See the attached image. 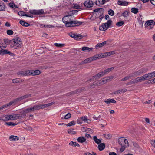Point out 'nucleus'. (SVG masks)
<instances>
[{
    "instance_id": "nucleus-38",
    "label": "nucleus",
    "mask_w": 155,
    "mask_h": 155,
    "mask_svg": "<svg viewBox=\"0 0 155 155\" xmlns=\"http://www.w3.org/2000/svg\"><path fill=\"white\" fill-rule=\"evenodd\" d=\"M31 97V94H27L25 95L22 96L21 97L22 100H23L28 97Z\"/></svg>"
},
{
    "instance_id": "nucleus-8",
    "label": "nucleus",
    "mask_w": 155,
    "mask_h": 155,
    "mask_svg": "<svg viewBox=\"0 0 155 155\" xmlns=\"http://www.w3.org/2000/svg\"><path fill=\"white\" fill-rule=\"evenodd\" d=\"M101 85V83L99 81L97 82L96 81L94 82L93 83L88 85L87 86V87H88V88H94Z\"/></svg>"
},
{
    "instance_id": "nucleus-53",
    "label": "nucleus",
    "mask_w": 155,
    "mask_h": 155,
    "mask_svg": "<svg viewBox=\"0 0 155 155\" xmlns=\"http://www.w3.org/2000/svg\"><path fill=\"white\" fill-rule=\"evenodd\" d=\"M122 16L125 17H127L128 16V12L127 11L124 12L122 13Z\"/></svg>"
},
{
    "instance_id": "nucleus-19",
    "label": "nucleus",
    "mask_w": 155,
    "mask_h": 155,
    "mask_svg": "<svg viewBox=\"0 0 155 155\" xmlns=\"http://www.w3.org/2000/svg\"><path fill=\"white\" fill-rule=\"evenodd\" d=\"M22 99L20 97L14 99L13 101H11L12 104H14V105L17 104V103L22 100Z\"/></svg>"
},
{
    "instance_id": "nucleus-50",
    "label": "nucleus",
    "mask_w": 155,
    "mask_h": 155,
    "mask_svg": "<svg viewBox=\"0 0 155 155\" xmlns=\"http://www.w3.org/2000/svg\"><path fill=\"white\" fill-rule=\"evenodd\" d=\"M135 81L134 80L132 79L130 80V81L126 83V85L127 86L129 85H131L135 84Z\"/></svg>"
},
{
    "instance_id": "nucleus-12",
    "label": "nucleus",
    "mask_w": 155,
    "mask_h": 155,
    "mask_svg": "<svg viewBox=\"0 0 155 155\" xmlns=\"http://www.w3.org/2000/svg\"><path fill=\"white\" fill-rule=\"evenodd\" d=\"M117 4L120 6H127L130 2L125 0H118L117 2Z\"/></svg>"
},
{
    "instance_id": "nucleus-2",
    "label": "nucleus",
    "mask_w": 155,
    "mask_h": 155,
    "mask_svg": "<svg viewBox=\"0 0 155 155\" xmlns=\"http://www.w3.org/2000/svg\"><path fill=\"white\" fill-rule=\"evenodd\" d=\"M4 39V42L5 44L8 43H9L11 41H13L14 42V45L15 46V48L16 49H18L21 48L22 45V41L21 39H12L10 40L9 39Z\"/></svg>"
},
{
    "instance_id": "nucleus-55",
    "label": "nucleus",
    "mask_w": 155,
    "mask_h": 155,
    "mask_svg": "<svg viewBox=\"0 0 155 155\" xmlns=\"http://www.w3.org/2000/svg\"><path fill=\"white\" fill-rule=\"evenodd\" d=\"M78 93L77 89L76 90L72 91L70 93H68V95H70V94H76Z\"/></svg>"
},
{
    "instance_id": "nucleus-27",
    "label": "nucleus",
    "mask_w": 155,
    "mask_h": 155,
    "mask_svg": "<svg viewBox=\"0 0 155 155\" xmlns=\"http://www.w3.org/2000/svg\"><path fill=\"white\" fill-rule=\"evenodd\" d=\"M9 140L11 141H15L19 140V137L17 136L11 135L10 136Z\"/></svg>"
},
{
    "instance_id": "nucleus-51",
    "label": "nucleus",
    "mask_w": 155,
    "mask_h": 155,
    "mask_svg": "<svg viewBox=\"0 0 155 155\" xmlns=\"http://www.w3.org/2000/svg\"><path fill=\"white\" fill-rule=\"evenodd\" d=\"M108 12L110 15L111 16H113L114 15V12L111 9H109L108 11Z\"/></svg>"
},
{
    "instance_id": "nucleus-44",
    "label": "nucleus",
    "mask_w": 155,
    "mask_h": 155,
    "mask_svg": "<svg viewBox=\"0 0 155 155\" xmlns=\"http://www.w3.org/2000/svg\"><path fill=\"white\" fill-rule=\"evenodd\" d=\"M80 119L82 121H84L85 122H86L88 120L90 121H91V120L89 119H87V117L86 116H85L84 117H80Z\"/></svg>"
},
{
    "instance_id": "nucleus-17",
    "label": "nucleus",
    "mask_w": 155,
    "mask_h": 155,
    "mask_svg": "<svg viewBox=\"0 0 155 155\" xmlns=\"http://www.w3.org/2000/svg\"><path fill=\"white\" fill-rule=\"evenodd\" d=\"M55 103V102H51L47 104H40V106L41 109H43L48 107L49 106L52 105Z\"/></svg>"
},
{
    "instance_id": "nucleus-48",
    "label": "nucleus",
    "mask_w": 155,
    "mask_h": 155,
    "mask_svg": "<svg viewBox=\"0 0 155 155\" xmlns=\"http://www.w3.org/2000/svg\"><path fill=\"white\" fill-rule=\"evenodd\" d=\"M141 74L146 73L148 70L147 68H143L140 69Z\"/></svg>"
},
{
    "instance_id": "nucleus-7",
    "label": "nucleus",
    "mask_w": 155,
    "mask_h": 155,
    "mask_svg": "<svg viewBox=\"0 0 155 155\" xmlns=\"http://www.w3.org/2000/svg\"><path fill=\"white\" fill-rule=\"evenodd\" d=\"M102 76L101 75L100 73L99 72L97 74L94 75L92 76L90 79L87 80L86 81V82H89L90 81H96L99 79L101 77H102Z\"/></svg>"
},
{
    "instance_id": "nucleus-56",
    "label": "nucleus",
    "mask_w": 155,
    "mask_h": 155,
    "mask_svg": "<svg viewBox=\"0 0 155 155\" xmlns=\"http://www.w3.org/2000/svg\"><path fill=\"white\" fill-rule=\"evenodd\" d=\"M8 116L9 117V120H15V117L14 115H8Z\"/></svg>"
},
{
    "instance_id": "nucleus-28",
    "label": "nucleus",
    "mask_w": 155,
    "mask_h": 155,
    "mask_svg": "<svg viewBox=\"0 0 155 155\" xmlns=\"http://www.w3.org/2000/svg\"><path fill=\"white\" fill-rule=\"evenodd\" d=\"M5 6L4 3L2 1H0V11H3L5 10Z\"/></svg>"
},
{
    "instance_id": "nucleus-39",
    "label": "nucleus",
    "mask_w": 155,
    "mask_h": 155,
    "mask_svg": "<svg viewBox=\"0 0 155 155\" xmlns=\"http://www.w3.org/2000/svg\"><path fill=\"white\" fill-rule=\"evenodd\" d=\"M5 124L9 126H15L16 125H17L18 124V123H14L13 122H6L5 123Z\"/></svg>"
},
{
    "instance_id": "nucleus-16",
    "label": "nucleus",
    "mask_w": 155,
    "mask_h": 155,
    "mask_svg": "<svg viewBox=\"0 0 155 155\" xmlns=\"http://www.w3.org/2000/svg\"><path fill=\"white\" fill-rule=\"evenodd\" d=\"M84 6L87 8H91L93 6V3L92 1H85L84 3Z\"/></svg>"
},
{
    "instance_id": "nucleus-43",
    "label": "nucleus",
    "mask_w": 155,
    "mask_h": 155,
    "mask_svg": "<svg viewBox=\"0 0 155 155\" xmlns=\"http://www.w3.org/2000/svg\"><path fill=\"white\" fill-rule=\"evenodd\" d=\"M131 11L134 14H137L138 12V10L137 8H132L131 9Z\"/></svg>"
},
{
    "instance_id": "nucleus-3",
    "label": "nucleus",
    "mask_w": 155,
    "mask_h": 155,
    "mask_svg": "<svg viewBox=\"0 0 155 155\" xmlns=\"http://www.w3.org/2000/svg\"><path fill=\"white\" fill-rule=\"evenodd\" d=\"M112 21L109 20L107 22L104 23L100 25L99 27V29L101 31H104L108 29L110 26Z\"/></svg>"
},
{
    "instance_id": "nucleus-60",
    "label": "nucleus",
    "mask_w": 155,
    "mask_h": 155,
    "mask_svg": "<svg viewBox=\"0 0 155 155\" xmlns=\"http://www.w3.org/2000/svg\"><path fill=\"white\" fill-rule=\"evenodd\" d=\"M92 59H93V61L96 60L97 59H99V58L97 54L94 55V56L92 57Z\"/></svg>"
},
{
    "instance_id": "nucleus-32",
    "label": "nucleus",
    "mask_w": 155,
    "mask_h": 155,
    "mask_svg": "<svg viewBox=\"0 0 155 155\" xmlns=\"http://www.w3.org/2000/svg\"><path fill=\"white\" fill-rule=\"evenodd\" d=\"M11 103V102H10L9 103L4 105L3 106H1L0 107V110H2L3 108H6L8 107L9 106L12 105Z\"/></svg>"
},
{
    "instance_id": "nucleus-40",
    "label": "nucleus",
    "mask_w": 155,
    "mask_h": 155,
    "mask_svg": "<svg viewBox=\"0 0 155 155\" xmlns=\"http://www.w3.org/2000/svg\"><path fill=\"white\" fill-rule=\"evenodd\" d=\"M73 8L77 9H81L82 8V5H78V4L74 5L73 6Z\"/></svg>"
},
{
    "instance_id": "nucleus-54",
    "label": "nucleus",
    "mask_w": 155,
    "mask_h": 155,
    "mask_svg": "<svg viewBox=\"0 0 155 155\" xmlns=\"http://www.w3.org/2000/svg\"><path fill=\"white\" fill-rule=\"evenodd\" d=\"M7 33L9 35H12L13 33V31L12 30H8L7 31Z\"/></svg>"
},
{
    "instance_id": "nucleus-20",
    "label": "nucleus",
    "mask_w": 155,
    "mask_h": 155,
    "mask_svg": "<svg viewBox=\"0 0 155 155\" xmlns=\"http://www.w3.org/2000/svg\"><path fill=\"white\" fill-rule=\"evenodd\" d=\"M127 91V89L124 88L121 90H119L117 91H114L113 93H112V94H119L122 93H124Z\"/></svg>"
},
{
    "instance_id": "nucleus-10",
    "label": "nucleus",
    "mask_w": 155,
    "mask_h": 155,
    "mask_svg": "<svg viewBox=\"0 0 155 155\" xmlns=\"http://www.w3.org/2000/svg\"><path fill=\"white\" fill-rule=\"evenodd\" d=\"M113 78V77L112 76L107 77L103 78V80H101L99 81L101 83L102 85L105 84L107 82L110 81Z\"/></svg>"
},
{
    "instance_id": "nucleus-22",
    "label": "nucleus",
    "mask_w": 155,
    "mask_h": 155,
    "mask_svg": "<svg viewBox=\"0 0 155 155\" xmlns=\"http://www.w3.org/2000/svg\"><path fill=\"white\" fill-rule=\"evenodd\" d=\"M104 102L106 103L107 104L109 105L110 103L115 104L116 103V101L114 99H108L105 100L104 101Z\"/></svg>"
},
{
    "instance_id": "nucleus-29",
    "label": "nucleus",
    "mask_w": 155,
    "mask_h": 155,
    "mask_svg": "<svg viewBox=\"0 0 155 155\" xmlns=\"http://www.w3.org/2000/svg\"><path fill=\"white\" fill-rule=\"evenodd\" d=\"M124 137L120 138L118 140V143L121 146H126V145H124Z\"/></svg>"
},
{
    "instance_id": "nucleus-25",
    "label": "nucleus",
    "mask_w": 155,
    "mask_h": 155,
    "mask_svg": "<svg viewBox=\"0 0 155 155\" xmlns=\"http://www.w3.org/2000/svg\"><path fill=\"white\" fill-rule=\"evenodd\" d=\"M9 118L8 115H5V116L0 117V120L5 121L9 120Z\"/></svg>"
},
{
    "instance_id": "nucleus-45",
    "label": "nucleus",
    "mask_w": 155,
    "mask_h": 155,
    "mask_svg": "<svg viewBox=\"0 0 155 155\" xmlns=\"http://www.w3.org/2000/svg\"><path fill=\"white\" fill-rule=\"evenodd\" d=\"M104 135V137L107 139H110L112 137V136L111 134H105Z\"/></svg>"
},
{
    "instance_id": "nucleus-34",
    "label": "nucleus",
    "mask_w": 155,
    "mask_h": 155,
    "mask_svg": "<svg viewBox=\"0 0 155 155\" xmlns=\"http://www.w3.org/2000/svg\"><path fill=\"white\" fill-rule=\"evenodd\" d=\"M8 51L7 50H4L1 49V50L0 51V55H3L5 54H8Z\"/></svg>"
},
{
    "instance_id": "nucleus-18",
    "label": "nucleus",
    "mask_w": 155,
    "mask_h": 155,
    "mask_svg": "<svg viewBox=\"0 0 155 155\" xmlns=\"http://www.w3.org/2000/svg\"><path fill=\"white\" fill-rule=\"evenodd\" d=\"M18 14L19 15L21 16H25L27 17L30 18H33V16L32 15L29 14H25L23 11H19L18 12Z\"/></svg>"
},
{
    "instance_id": "nucleus-62",
    "label": "nucleus",
    "mask_w": 155,
    "mask_h": 155,
    "mask_svg": "<svg viewBox=\"0 0 155 155\" xmlns=\"http://www.w3.org/2000/svg\"><path fill=\"white\" fill-rule=\"evenodd\" d=\"M44 26L46 28H50L53 27L54 26L52 25H45Z\"/></svg>"
},
{
    "instance_id": "nucleus-4",
    "label": "nucleus",
    "mask_w": 155,
    "mask_h": 155,
    "mask_svg": "<svg viewBox=\"0 0 155 155\" xmlns=\"http://www.w3.org/2000/svg\"><path fill=\"white\" fill-rule=\"evenodd\" d=\"M69 35L71 38L74 39L75 38L82 39L83 38H86L87 36V35L86 34L74 33L72 32L69 33Z\"/></svg>"
},
{
    "instance_id": "nucleus-14",
    "label": "nucleus",
    "mask_w": 155,
    "mask_h": 155,
    "mask_svg": "<svg viewBox=\"0 0 155 155\" xmlns=\"http://www.w3.org/2000/svg\"><path fill=\"white\" fill-rule=\"evenodd\" d=\"M30 72L29 73V75H32L35 76L39 75L41 73V72L39 70H36L35 71L32 70H29Z\"/></svg>"
},
{
    "instance_id": "nucleus-1",
    "label": "nucleus",
    "mask_w": 155,
    "mask_h": 155,
    "mask_svg": "<svg viewBox=\"0 0 155 155\" xmlns=\"http://www.w3.org/2000/svg\"><path fill=\"white\" fill-rule=\"evenodd\" d=\"M78 11L72 10L68 12V14L64 16L62 18V21L67 27H74L79 26L82 24V22L77 21L73 20V17L72 15L77 12Z\"/></svg>"
},
{
    "instance_id": "nucleus-42",
    "label": "nucleus",
    "mask_w": 155,
    "mask_h": 155,
    "mask_svg": "<svg viewBox=\"0 0 155 155\" xmlns=\"http://www.w3.org/2000/svg\"><path fill=\"white\" fill-rule=\"evenodd\" d=\"M55 45L58 47L61 48L64 46L65 45V44H60V43H55L54 44Z\"/></svg>"
},
{
    "instance_id": "nucleus-9",
    "label": "nucleus",
    "mask_w": 155,
    "mask_h": 155,
    "mask_svg": "<svg viewBox=\"0 0 155 155\" xmlns=\"http://www.w3.org/2000/svg\"><path fill=\"white\" fill-rule=\"evenodd\" d=\"M30 72V71L29 70H23L18 72L17 74L18 75L20 76H28L29 75Z\"/></svg>"
},
{
    "instance_id": "nucleus-61",
    "label": "nucleus",
    "mask_w": 155,
    "mask_h": 155,
    "mask_svg": "<svg viewBox=\"0 0 155 155\" xmlns=\"http://www.w3.org/2000/svg\"><path fill=\"white\" fill-rule=\"evenodd\" d=\"M122 147L120 148V150L121 152H123L125 149L127 147L126 146H121Z\"/></svg>"
},
{
    "instance_id": "nucleus-47",
    "label": "nucleus",
    "mask_w": 155,
    "mask_h": 155,
    "mask_svg": "<svg viewBox=\"0 0 155 155\" xmlns=\"http://www.w3.org/2000/svg\"><path fill=\"white\" fill-rule=\"evenodd\" d=\"M141 74L140 70L134 72L133 74L134 76L140 75Z\"/></svg>"
},
{
    "instance_id": "nucleus-37",
    "label": "nucleus",
    "mask_w": 155,
    "mask_h": 155,
    "mask_svg": "<svg viewBox=\"0 0 155 155\" xmlns=\"http://www.w3.org/2000/svg\"><path fill=\"white\" fill-rule=\"evenodd\" d=\"M71 114L70 113H68L66 115H65L64 117L61 118L62 119H68L71 118Z\"/></svg>"
},
{
    "instance_id": "nucleus-21",
    "label": "nucleus",
    "mask_w": 155,
    "mask_h": 155,
    "mask_svg": "<svg viewBox=\"0 0 155 155\" xmlns=\"http://www.w3.org/2000/svg\"><path fill=\"white\" fill-rule=\"evenodd\" d=\"M30 113V109L29 107L23 110L22 111L20 112V113H22L23 116L25 117L26 116V114L28 113Z\"/></svg>"
},
{
    "instance_id": "nucleus-57",
    "label": "nucleus",
    "mask_w": 155,
    "mask_h": 155,
    "mask_svg": "<svg viewBox=\"0 0 155 155\" xmlns=\"http://www.w3.org/2000/svg\"><path fill=\"white\" fill-rule=\"evenodd\" d=\"M76 144V142H74L72 141H71L69 143V145L70 146H71L73 147H76L75 146V144Z\"/></svg>"
},
{
    "instance_id": "nucleus-23",
    "label": "nucleus",
    "mask_w": 155,
    "mask_h": 155,
    "mask_svg": "<svg viewBox=\"0 0 155 155\" xmlns=\"http://www.w3.org/2000/svg\"><path fill=\"white\" fill-rule=\"evenodd\" d=\"M105 147V144L104 143H102L98 146V148L100 151H102Z\"/></svg>"
},
{
    "instance_id": "nucleus-58",
    "label": "nucleus",
    "mask_w": 155,
    "mask_h": 155,
    "mask_svg": "<svg viewBox=\"0 0 155 155\" xmlns=\"http://www.w3.org/2000/svg\"><path fill=\"white\" fill-rule=\"evenodd\" d=\"M124 145H126V147H128L129 145H128V141L126 139H125L124 138Z\"/></svg>"
},
{
    "instance_id": "nucleus-24",
    "label": "nucleus",
    "mask_w": 155,
    "mask_h": 155,
    "mask_svg": "<svg viewBox=\"0 0 155 155\" xmlns=\"http://www.w3.org/2000/svg\"><path fill=\"white\" fill-rule=\"evenodd\" d=\"M77 140L78 142L82 143L86 141V139L83 136H81L78 138Z\"/></svg>"
},
{
    "instance_id": "nucleus-41",
    "label": "nucleus",
    "mask_w": 155,
    "mask_h": 155,
    "mask_svg": "<svg viewBox=\"0 0 155 155\" xmlns=\"http://www.w3.org/2000/svg\"><path fill=\"white\" fill-rule=\"evenodd\" d=\"M75 124V122L74 120H72L71 122H69L68 124H65V125L68 127H70L73 125H74Z\"/></svg>"
},
{
    "instance_id": "nucleus-36",
    "label": "nucleus",
    "mask_w": 155,
    "mask_h": 155,
    "mask_svg": "<svg viewBox=\"0 0 155 155\" xmlns=\"http://www.w3.org/2000/svg\"><path fill=\"white\" fill-rule=\"evenodd\" d=\"M8 5L9 6L12 8H16L18 7V6L16 5L14 3L10 2Z\"/></svg>"
},
{
    "instance_id": "nucleus-11",
    "label": "nucleus",
    "mask_w": 155,
    "mask_h": 155,
    "mask_svg": "<svg viewBox=\"0 0 155 155\" xmlns=\"http://www.w3.org/2000/svg\"><path fill=\"white\" fill-rule=\"evenodd\" d=\"M145 77L146 78L147 80L150 79L155 77V71L151 73L146 74H145Z\"/></svg>"
},
{
    "instance_id": "nucleus-63",
    "label": "nucleus",
    "mask_w": 155,
    "mask_h": 155,
    "mask_svg": "<svg viewBox=\"0 0 155 155\" xmlns=\"http://www.w3.org/2000/svg\"><path fill=\"white\" fill-rule=\"evenodd\" d=\"M100 73L102 77L105 75L107 73L105 70L101 72H100Z\"/></svg>"
},
{
    "instance_id": "nucleus-6",
    "label": "nucleus",
    "mask_w": 155,
    "mask_h": 155,
    "mask_svg": "<svg viewBox=\"0 0 155 155\" xmlns=\"http://www.w3.org/2000/svg\"><path fill=\"white\" fill-rule=\"evenodd\" d=\"M155 24V22L153 20H149L146 21L144 25L147 29H150L153 27Z\"/></svg>"
},
{
    "instance_id": "nucleus-31",
    "label": "nucleus",
    "mask_w": 155,
    "mask_h": 155,
    "mask_svg": "<svg viewBox=\"0 0 155 155\" xmlns=\"http://www.w3.org/2000/svg\"><path fill=\"white\" fill-rule=\"evenodd\" d=\"M93 140L98 145L101 143V140L99 139H97V137L96 136L93 137Z\"/></svg>"
},
{
    "instance_id": "nucleus-15",
    "label": "nucleus",
    "mask_w": 155,
    "mask_h": 155,
    "mask_svg": "<svg viewBox=\"0 0 155 155\" xmlns=\"http://www.w3.org/2000/svg\"><path fill=\"white\" fill-rule=\"evenodd\" d=\"M29 108L30 113L34 111L41 109L39 104L34 105L32 107H30Z\"/></svg>"
},
{
    "instance_id": "nucleus-26",
    "label": "nucleus",
    "mask_w": 155,
    "mask_h": 155,
    "mask_svg": "<svg viewBox=\"0 0 155 155\" xmlns=\"http://www.w3.org/2000/svg\"><path fill=\"white\" fill-rule=\"evenodd\" d=\"M107 41H104L102 43L97 44L95 46V48L97 49L104 46L106 44Z\"/></svg>"
},
{
    "instance_id": "nucleus-5",
    "label": "nucleus",
    "mask_w": 155,
    "mask_h": 155,
    "mask_svg": "<svg viewBox=\"0 0 155 155\" xmlns=\"http://www.w3.org/2000/svg\"><path fill=\"white\" fill-rule=\"evenodd\" d=\"M29 12L31 15H39L44 14H45L44 10L43 9L39 10H30L29 11Z\"/></svg>"
},
{
    "instance_id": "nucleus-35",
    "label": "nucleus",
    "mask_w": 155,
    "mask_h": 155,
    "mask_svg": "<svg viewBox=\"0 0 155 155\" xmlns=\"http://www.w3.org/2000/svg\"><path fill=\"white\" fill-rule=\"evenodd\" d=\"M22 82V80H20V78H15L13 79L12 81V82L13 83H21Z\"/></svg>"
},
{
    "instance_id": "nucleus-49",
    "label": "nucleus",
    "mask_w": 155,
    "mask_h": 155,
    "mask_svg": "<svg viewBox=\"0 0 155 155\" xmlns=\"http://www.w3.org/2000/svg\"><path fill=\"white\" fill-rule=\"evenodd\" d=\"M132 143L133 144V146L139 149L140 148V146L137 143L134 141L132 142Z\"/></svg>"
},
{
    "instance_id": "nucleus-52",
    "label": "nucleus",
    "mask_w": 155,
    "mask_h": 155,
    "mask_svg": "<svg viewBox=\"0 0 155 155\" xmlns=\"http://www.w3.org/2000/svg\"><path fill=\"white\" fill-rule=\"evenodd\" d=\"M124 22L122 21H121L118 22L117 23H116V25L117 26L120 27L122 26L124 24Z\"/></svg>"
},
{
    "instance_id": "nucleus-33",
    "label": "nucleus",
    "mask_w": 155,
    "mask_h": 155,
    "mask_svg": "<svg viewBox=\"0 0 155 155\" xmlns=\"http://www.w3.org/2000/svg\"><path fill=\"white\" fill-rule=\"evenodd\" d=\"M20 23L22 26L25 27H28L30 25V24L23 21L21 20L20 21Z\"/></svg>"
},
{
    "instance_id": "nucleus-64",
    "label": "nucleus",
    "mask_w": 155,
    "mask_h": 155,
    "mask_svg": "<svg viewBox=\"0 0 155 155\" xmlns=\"http://www.w3.org/2000/svg\"><path fill=\"white\" fill-rule=\"evenodd\" d=\"M88 47H83L81 48V50L83 51H88Z\"/></svg>"
},
{
    "instance_id": "nucleus-59",
    "label": "nucleus",
    "mask_w": 155,
    "mask_h": 155,
    "mask_svg": "<svg viewBox=\"0 0 155 155\" xmlns=\"http://www.w3.org/2000/svg\"><path fill=\"white\" fill-rule=\"evenodd\" d=\"M114 69V68L113 67H112L111 68H108L107 69H105L106 71V72L107 73L110 72L112 70H113Z\"/></svg>"
},
{
    "instance_id": "nucleus-46",
    "label": "nucleus",
    "mask_w": 155,
    "mask_h": 155,
    "mask_svg": "<svg viewBox=\"0 0 155 155\" xmlns=\"http://www.w3.org/2000/svg\"><path fill=\"white\" fill-rule=\"evenodd\" d=\"M85 90V87H81L78 89H77L78 93H81V92L84 91Z\"/></svg>"
},
{
    "instance_id": "nucleus-13",
    "label": "nucleus",
    "mask_w": 155,
    "mask_h": 155,
    "mask_svg": "<svg viewBox=\"0 0 155 155\" xmlns=\"http://www.w3.org/2000/svg\"><path fill=\"white\" fill-rule=\"evenodd\" d=\"M144 76H145V74L143 76L138 77L134 79L135 83H137L139 82H142L145 80H147L146 78Z\"/></svg>"
},
{
    "instance_id": "nucleus-30",
    "label": "nucleus",
    "mask_w": 155,
    "mask_h": 155,
    "mask_svg": "<svg viewBox=\"0 0 155 155\" xmlns=\"http://www.w3.org/2000/svg\"><path fill=\"white\" fill-rule=\"evenodd\" d=\"M14 115L15 117V120L17 119H21L22 118H23L24 117L23 116L22 113H20V114H14Z\"/></svg>"
}]
</instances>
